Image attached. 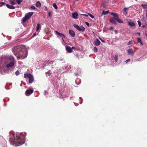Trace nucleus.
Wrapping results in <instances>:
<instances>
[{
	"label": "nucleus",
	"mask_w": 147,
	"mask_h": 147,
	"mask_svg": "<svg viewBox=\"0 0 147 147\" xmlns=\"http://www.w3.org/2000/svg\"><path fill=\"white\" fill-rule=\"evenodd\" d=\"M51 13L50 11H49L48 13V16L50 18L51 17Z\"/></svg>",
	"instance_id": "33"
},
{
	"label": "nucleus",
	"mask_w": 147,
	"mask_h": 147,
	"mask_svg": "<svg viewBox=\"0 0 147 147\" xmlns=\"http://www.w3.org/2000/svg\"><path fill=\"white\" fill-rule=\"evenodd\" d=\"M114 29V28L113 27H112V26H111V27L110 28V30H113Z\"/></svg>",
	"instance_id": "40"
},
{
	"label": "nucleus",
	"mask_w": 147,
	"mask_h": 147,
	"mask_svg": "<svg viewBox=\"0 0 147 147\" xmlns=\"http://www.w3.org/2000/svg\"><path fill=\"white\" fill-rule=\"evenodd\" d=\"M118 23H123V21L121 20V19L118 18L117 20H116Z\"/></svg>",
	"instance_id": "24"
},
{
	"label": "nucleus",
	"mask_w": 147,
	"mask_h": 147,
	"mask_svg": "<svg viewBox=\"0 0 147 147\" xmlns=\"http://www.w3.org/2000/svg\"><path fill=\"white\" fill-rule=\"evenodd\" d=\"M53 6L55 9H57L58 7L55 3H53Z\"/></svg>",
	"instance_id": "28"
},
{
	"label": "nucleus",
	"mask_w": 147,
	"mask_h": 147,
	"mask_svg": "<svg viewBox=\"0 0 147 147\" xmlns=\"http://www.w3.org/2000/svg\"><path fill=\"white\" fill-rule=\"evenodd\" d=\"M44 92H45V93H46V92L45 90L44 91Z\"/></svg>",
	"instance_id": "50"
},
{
	"label": "nucleus",
	"mask_w": 147,
	"mask_h": 147,
	"mask_svg": "<svg viewBox=\"0 0 147 147\" xmlns=\"http://www.w3.org/2000/svg\"><path fill=\"white\" fill-rule=\"evenodd\" d=\"M141 5L144 9L147 8V4H142Z\"/></svg>",
	"instance_id": "27"
},
{
	"label": "nucleus",
	"mask_w": 147,
	"mask_h": 147,
	"mask_svg": "<svg viewBox=\"0 0 147 147\" xmlns=\"http://www.w3.org/2000/svg\"><path fill=\"white\" fill-rule=\"evenodd\" d=\"M74 48H75L74 47H72V48H71L72 49H74Z\"/></svg>",
	"instance_id": "48"
},
{
	"label": "nucleus",
	"mask_w": 147,
	"mask_h": 147,
	"mask_svg": "<svg viewBox=\"0 0 147 147\" xmlns=\"http://www.w3.org/2000/svg\"><path fill=\"white\" fill-rule=\"evenodd\" d=\"M130 61V59H128L126 60L125 62L126 63H127L128 62H129Z\"/></svg>",
	"instance_id": "36"
},
{
	"label": "nucleus",
	"mask_w": 147,
	"mask_h": 147,
	"mask_svg": "<svg viewBox=\"0 0 147 147\" xmlns=\"http://www.w3.org/2000/svg\"><path fill=\"white\" fill-rule=\"evenodd\" d=\"M45 11L47 10H48V8H47V7H45Z\"/></svg>",
	"instance_id": "45"
},
{
	"label": "nucleus",
	"mask_w": 147,
	"mask_h": 147,
	"mask_svg": "<svg viewBox=\"0 0 147 147\" xmlns=\"http://www.w3.org/2000/svg\"><path fill=\"white\" fill-rule=\"evenodd\" d=\"M55 32L59 36H60L63 37V38H65V36L63 34L60 33L59 32H58L57 31H55Z\"/></svg>",
	"instance_id": "14"
},
{
	"label": "nucleus",
	"mask_w": 147,
	"mask_h": 147,
	"mask_svg": "<svg viewBox=\"0 0 147 147\" xmlns=\"http://www.w3.org/2000/svg\"><path fill=\"white\" fill-rule=\"evenodd\" d=\"M133 43V42L131 41H130L129 42L127 43V45H132Z\"/></svg>",
	"instance_id": "31"
},
{
	"label": "nucleus",
	"mask_w": 147,
	"mask_h": 147,
	"mask_svg": "<svg viewBox=\"0 0 147 147\" xmlns=\"http://www.w3.org/2000/svg\"><path fill=\"white\" fill-rule=\"evenodd\" d=\"M51 73H49L47 75H46V76H47V77H48V76H50V75H51Z\"/></svg>",
	"instance_id": "43"
},
{
	"label": "nucleus",
	"mask_w": 147,
	"mask_h": 147,
	"mask_svg": "<svg viewBox=\"0 0 147 147\" xmlns=\"http://www.w3.org/2000/svg\"><path fill=\"white\" fill-rule=\"evenodd\" d=\"M100 41L98 39H96L94 42V44L96 46H99L100 44Z\"/></svg>",
	"instance_id": "12"
},
{
	"label": "nucleus",
	"mask_w": 147,
	"mask_h": 147,
	"mask_svg": "<svg viewBox=\"0 0 147 147\" xmlns=\"http://www.w3.org/2000/svg\"><path fill=\"white\" fill-rule=\"evenodd\" d=\"M38 32H38V33L37 34H36V33L34 34V36H35L36 35H38Z\"/></svg>",
	"instance_id": "44"
},
{
	"label": "nucleus",
	"mask_w": 147,
	"mask_h": 147,
	"mask_svg": "<svg viewBox=\"0 0 147 147\" xmlns=\"http://www.w3.org/2000/svg\"><path fill=\"white\" fill-rule=\"evenodd\" d=\"M8 1L11 5H14L16 4V0H8Z\"/></svg>",
	"instance_id": "13"
},
{
	"label": "nucleus",
	"mask_w": 147,
	"mask_h": 147,
	"mask_svg": "<svg viewBox=\"0 0 147 147\" xmlns=\"http://www.w3.org/2000/svg\"><path fill=\"white\" fill-rule=\"evenodd\" d=\"M128 23L129 26H135V23L133 22H128Z\"/></svg>",
	"instance_id": "20"
},
{
	"label": "nucleus",
	"mask_w": 147,
	"mask_h": 147,
	"mask_svg": "<svg viewBox=\"0 0 147 147\" xmlns=\"http://www.w3.org/2000/svg\"><path fill=\"white\" fill-rule=\"evenodd\" d=\"M85 23L88 26H89V24L88 22H86Z\"/></svg>",
	"instance_id": "41"
},
{
	"label": "nucleus",
	"mask_w": 147,
	"mask_h": 147,
	"mask_svg": "<svg viewBox=\"0 0 147 147\" xmlns=\"http://www.w3.org/2000/svg\"><path fill=\"white\" fill-rule=\"evenodd\" d=\"M82 15L85 16L86 17H88V14H81Z\"/></svg>",
	"instance_id": "39"
},
{
	"label": "nucleus",
	"mask_w": 147,
	"mask_h": 147,
	"mask_svg": "<svg viewBox=\"0 0 147 147\" xmlns=\"http://www.w3.org/2000/svg\"><path fill=\"white\" fill-rule=\"evenodd\" d=\"M30 7L32 9H36L35 7L34 6H31Z\"/></svg>",
	"instance_id": "37"
},
{
	"label": "nucleus",
	"mask_w": 147,
	"mask_h": 147,
	"mask_svg": "<svg viewBox=\"0 0 147 147\" xmlns=\"http://www.w3.org/2000/svg\"><path fill=\"white\" fill-rule=\"evenodd\" d=\"M78 14L77 12H75L72 13V17L75 19H78Z\"/></svg>",
	"instance_id": "10"
},
{
	"label": "nucleus",
	"mask_w": 147,
	"mask_h": 147,
	"mask_svg": "<svg viewBox=\"0 0 147 147\" xmlns=\"http://www.w3.org/2000/svg\"><path fill=\"white\" fill-rule=\"evenodd\" d=\"M27 54V51L24 50L19 52L18 53L16 54V56L18 59H22L26 58Z\"/></svg>",
	"instance_id": "2"
},
{
	"label": "nucleus",
	"mask_w": 147,
	"mask_h": 147,
	"mask_svg": "<svg viewBox=\"0 0 147 147\" xmlns=\"http://www.w3.org/2000/svg\"><path fill=\"white\" fill-rule=\"evenodd\" d=\"M88 15L91 18H94V16L91 14L90 13H88Z\"/></svg>",
	"instance_id": "29"
},
{
	"label": "nucleus",
	"mask_w": 147,
	"mask_h": 147,
	"mask_svg": "<svg viewBox=\"0 0 147 147\" xmlns=\"http://www.w3.org/2000/svg\"><path fill=\"white\" fill-rule=\"evenodd\" d=\"M69 34L72 37H74L75 35V33L74 31L72 30H69Z\"/></svg>",
	"instance_id": "15"
},
{
	"label": "nucleus",
	"mask_w": 147,
	"mask_h": 147,
	"mask_svg": "<svg viewBox=\"0 0 147 147\" xmlns=\"http://www.w3.org/2000/svg\"><path fill=\"white\" fill-rule=\"evenodd\" d=\"M110 22L112 23L113 24H117V23L115 22V21L113 19H111L110 20Z\"/></svg>",
	"instance_id": "19"
},
{
	"label": "nucleus",
	"mask_w": 147,
	"mask_h": 147,
	"mask_svg": "<svg viewBox=\"0 0 147 147\" xmlns=\"http://www.w3.org/2000/svg\"><path fill=\"white\" fill-rule=\"evenodd\" d=\"M114 32L115 34H117L118 33V31L116 30H115Z\"/></svg>",
	"instance_id": "42"
},
{
	"label": "nucleus",
	"mask_w": 147,
	"mask_h": 147,
	"mask_svg": "<svg viewBox=\"0 0 147 147\" xmlns=\"http://www.w3.org/2000/svg\"><path fill=\"white\" fill-rule=\"evenodd\" d=\"M65 48L66 50L69 53H71L73 51L71 48L69 46H66Z\"/></svg>",
	"instance_id": "11"
},
{
	"label": "nucleus",
	"mask_w": 147,
	"mask_h": 147,
	"mask_svg": "<svg viewBox=\"0 0 147 147\" xmlns=\"http://www.w3.org/2000/svg\"><path fill=\"white\" fill-rule=\"evenodd\" d=\"M93 50L95 52H96L97 51L98 49L96 47H94Z\"/></svg>",
	"instance_id": "30"
},
{
	"label": "nucleus",
	"mask_w": 147,
	"mask_h": 147,
	"mask_svg": "<svg viewBox=\"0 0 147 147\" xmlns=\"http://www.w3.org/2000/svg\"><path fill=\"white\" fill-rule=\"evenodd\" d=\"M1 6L3 5H5L6 4L5 3L3 2H1Z\"/></svg>",
	"instance_id": "38"
},
{
	"label": "nucleus",
	"mask_w": 147,
	"mask_h": 147,
	"mask_svg": "<svg viewBox=\"0 0 147 147\" xmlns=\"http://www.w3.org/2000/svg\"><path fill=\"white\" fill-rule=\"evenodd\" d=\"M33 14V13L32 12H30L27 13L25 15L24 18H23V21L24 22L26 21L27 20L29 19Z\"/></svg>",
	"instance_id": "4"
},
{
	"label": "nucleus",
	"mask_w": 147,
	"mask_h": 147,
	"mask_svg": "<svg viewBox=\"0 0 147 147\" xmlns=\"http://www.w3.org/2000/svg\"><path fill=\"white\" fill-rule=\"evenodd\" d=\"M22 1L23 0H16V4L17 3L19 5H20Z\"/></svg>",
	"instance_id": "21"
},
{
	"label": "nucleus",
	"mask_w": 147,
	"mask_h": 147,
	"mask_svg": "<svg viewBox=\"0 0 147 147\" xmlns=\"http://www.w3.org/2000/svg\"><path fill=\"white\" fill-rule=\"evenodd\" d=\"M103 7H105V5H103Z\"/></svg>",
	"instance_id": "52"
},
{
	"label": "nucleus",
	"mask_w": 147,
	"mask_h": 147,
	"mask_svg": "<svg viewBox=\"0 0 147 147\" xmlns=\"http://www.w3.org/2000/svg\"><path fill=\"white\" fill-rule=\"evenodd\" d=\"M74 26L78 30L80 31L84 32L85 30V28L82 26L80 27L77 24H74Z\"/></svg>",
	"instance_id": "5"
},
{
	"label": "nucleus",
	"mask_w": 147,
	"mask_h": 147,
	"mask_svg": "<svg viewBox=\"0 0 147 147\" xmlns=\"http://www.w3.org/2000/svg\"><path fill=\"white\" fill-rule=\"evenodd\" d=\"M137 40L138 42L140 43L141 45H143V43L142 42L141 39L140 38H138L137 39Z\"/></svg>",
	"instance_id": "23"
},
{
	"label": "nucleus",
	"mask_w": 147,
	"mask_h": 147,
	"mask_svg": "<svg viewBox=\"0 0 147 147\" xmlns=\"http://www.w3.org/2000/svg\"><path fill=\"white\" fill-rule=\"evenodd\" d=\"M1 2H0V7H1Z\"/></svg>",
	"instance_id": "49"
},
{
	"label": "nucleus",
	"mask_w": 147,
	"mask_h": 147,
	"mask_svg": "<svg viewBox=\"0 0 147 147\" xmlns=\"http://www.w3.org/2000/svg\"><path fill=\"white\" fill-rule=\"evenodd\" d=\"M127 53L129 55L133 56L134 55V53L132 49H129L127 50Z\"/></svg>",
	"instance_id": "8"
},
{
	"label": "nucleus",
	"mask_w": 147,
	"mask_h": 147,
	"mask_svg": "<svg viewBox=\"0 0 147 147\" xmlns=\"http://www.w3.org/2000/svg\"><path fill=\"white\" fill-rule=\"evenodd\" d=\"M41 28V27L40 25L39 24H37V26H36V31L38 32V30L40 29Z\"/></svg>",
	"instance_id": "17"
},
{
	"label": "nucleus",
	"mask_w": 147,
	"mask_h": 147,
	"mask_svg": "<svg viewBox=\"0 0 147 147\" xmlns=\"http://www.w3.org/2000/svg\"><path fill=\"white\" fill-rule=\"evenodd\" d=\"M6 5L8 8L10 9H14L15 8L12 5L6 4Z\"/></svg>",
	"instance_id": "16"
},
{
	"label": "nucleus",
	"mask_w": 147,
	"mask_h": 147,
	"mask_svg": "<svg viewBox=\"0 0 147 147\" xmlns=\"http://www.w3.org/2000/svg\"><path fill=\"white\" fill-rule=\"evenodd\" d=\"M111 14L113 16L114 18L116 20H117L118 18H119L118 16L116 13L111 12Z\"/></svg>",
	"instance_id": "9"
},
{
	"label": "nucleus",
	"mask_w": 147,
	"mask_h": 147,
	"mask_svg": "<svg viewBox=\"0 0 147 147\" xmlns=\"http://www.w3.org/2000/svg\"><path fill=\"white\" fill-rule=\"evenodd\" d=\"M109 12V11H103L102 15H106L108 14Z\"/></svg>",
	"instance_id": "22"
},
{
	"label": "nucleus",
	"mask_w": 147,
	"mask_h": 147,
	"mask_svg": "<svg viewBox=\"0 0 147 147\" xmlns=\"http://www.w3.org/2000/svg\"><path fill=\"white\" fill-rule=\"evenodd\" d=\"M114 59L116 62H117L118 60V56L117 55H115L114 57Z\"/></svg>",
	"instance_id": "25"
},
{
	"label": "nucleus",
	"mask_w": 147,
	"mask_h": 147,
	"mask_svg": "<svg viewBox=\"0 0 147 147\" xmlns=\"http://www.w3.org/2000/svg\"><path fill=\"white\" fill-rule=\"evenodd\" d=\"M9 140L11 144L15 146H19L24 143L25 136L22 133H16L13 131L9 133Z\"/></svg>",
	"instance_id": "1"
},
{
	"label": "nucleus",
	"mask_w": 147,
	"mask_h": 147,
	"mask_svg": "<svg viewBox=\"0 0 147 147\" xmlns=\"http://www.w3.org/2000/svg\"><path fill=\"white\" fill-rule=\"evenodd\" d=\"M62 40H63V42L64 41V40H63V38H62Z\"/></svg>",
	"instance_id": "51"
},
{
	"label": "nucleus",
	"mask_w": 147,
	"mask_h": 147,
	"mask_svg": "<svg viewBox=\"0 0 147 147\" xmlns=\"http://www.w3.org/2000/svg\"><path fill=\"white\" fill-rule=\"evenodd\" d=\"M139 36L140 35V33H137Z\"/></svg>",
	"instance_id": "47"
},
{
	"label": "nucleus",
	"mask_w": 147,
	"mask_h": 147,
	"mask_svg": "<svg viewBox=\"0 0 147 147\" xmlns=\"http://www.w3.org/2000/svg\"><path fill=\"white\" fill-rule=\"evenodd\" d=\"M137 22L138 23L139 26H140H140H141V24L140 22V21L138 20V21Z\"/></svg>",
	"instance_id": "34"
},
{
	"label": "nucleus",
	"mask_w": 147,
	"mask_h": 147,
	"mask_svg": "<svg viewBox=\"0 0 147 147\" xmlns=\"http://www.w3.org/2000/svg\"><path fill=\"white\" fill-rule=\"evenodd\" d=\"M99 38L100 39V40L103 42H105V41L103 40H102L100 38V37H99Z\"/></svg>",
	"instance_id": "35"
},
{
	"label": "nucleus",
	"mask_w": 147,
	"mask_h": 147,
	"mask_svg": "<svg viewBox=\"0 0 147 147\" xmlns=\"http://www.w3.org/2000/svg\"><path fill=\"white\" fill-rule=\"evenodd\" d=\"M18 48L17 47H15L12 49V52L15 55H16L17 53H18L19 52H18Z\"/></svg>",
	"instance_id": "7"
},
{
	"label": "nucleus",
	"mask_w": 147,
	"mask_h": 147,
	"mask_svg": "<svg viewBox=\"0 0 147 147\" xmlns=\"http://www.w3.org/2000/svg\"><path fill=\"white\" fill-rule=\"evenodd\" d=\"M15 74L17 76L18 75L20 74L19 71H17L15 73Z\"/></svg>",
	"instance_id": "32"
},
{
	"label": "nucleus",
	"mask_w": 147,
	"mask_h": 147,
	"mask_svg": "<svg viewBox=\"0 0 147 147\" xmlns=\"http://www.w3.org/2000/svg\"><path fill=\"white\" fill-rule=\"evenodd\" d=\"M36 7L38 8L40 7L41 6V3L40 2L38 1L36 3Z\"/></svg>",
	"instance_id": "18"
},
{
	"label": "nucleus",
	"mask_w": 147,
	"mask_h": 147,
	"mask_svg": "<svg viewBox=\"0 0 147 147\" xmlns=\"http://www.w3.org/2000/svg\"><path fill=\"white\" fill-rule=\"evenodd\" d=\"M24 77L25 78H28L29 79V82L30 83H32L33 82L34 80L33 77L30 74H25Z\"/></svg>",
	"instance_id": "3"
},
{
	"label": "nucleus",
	"mask_w": 147,
	"mask_h": 147,
	"mask_svg": "<svg viewBox=\"0 0 147 147\" xmlns=\"http://www.w3.org/2000/svg\"><path fill=\"white\" fill-rule=\"evenodd\" d=\"M127 8L125 7L123 9L124 12H123V14L126 15L127 14Z\"/></svg>",
	"instance_id": "26"
},
{
	"label": "nucleus",
	"mask_w": 147,
	"mask_h": 147,
	"mask_svg": "<svg viewBox=\"0 0 147 147\" xmlns=\"http://www.w3.org/2000/svg\"><path fill=\"white\" fill-rule=\"evenodd\" d=\"M34 90H33L29 89L27 90L25 92V94L27 96H29L32 93Z\"/></svg>",
	"instance_id": "6"
},
{
	"label": "nucleus",
	"mask_w": 147,
	"mask_h": 147,
	"mask_svg": "<svg viewBox=\"0 0 147 147\" xmlns=\"http://www.w3.org/2000/svg\"><path fill=\"white\" fill-rule=\"evenodd\" d=\"M146 18L147 19V9H146Z\"/></svg>",
	"instance_id": "46"
}]
</instances>
